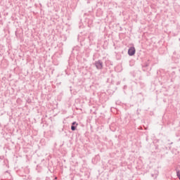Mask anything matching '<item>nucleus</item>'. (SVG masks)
<instances>
[{
	"label": "nucleus",
	"instance_id": "obj_1",
	"mask_svg": "<svg viewBox=\"0 0 180 180\" xmlns=\"http://www.w3.org/2000/svg\"><path fill=\"white\" fill-rule=\"evenodd\" d=\"M128 54L129 56H134L136 54V48L134 47H131L128 50Z\"/></svg>",
	"mask_w": 180,
	"mask_h": 180
},
{
	"label": "nucleus",
	"instance_id": "obj_4",
	"mask_svg": "<svg viewBox=\"0 0 180 180\" xmlns=\"http://www.w3.org/2000/svg\"><path fill=\"white\" fill-rule=\"evenodd\" d=\"M176 174H177L178 178H179V180H180V173H179V171L176 172Z\"/></svg>",
	"mask_w": 180,
	"mask_h": 180
},
{
	"label": "nucleus",
	"instance_id": "obj_3",
	"mask_svg": "<svg viewBox=\"0 0 180 180\" xmlns=\"http://www.w3.org/2000/svg\"><path fill=\"white\" fill-rule=\"evenodd\" d=\"M72 127H71V130H72L73 131L75 130L76 127L74 126L75 124H76V126H78V124H77V122H74L72 124Z\"/></svg>",
	"mask_w": 180,
	"mask_h": 180
},
{
	"label": "nucleus",
	"instance_id": "obj_2",
	"mask_svg": "<svg viewBox=\"0 0 180 180\" xmlns=\"http://www.w3.org/2000/svg\"><path fill=\"white\" fill-rule=\"evenodd\" d=\"M96 67L98 68V70H102L103 67V64L101 61H98L96 63Z\"/></svg>",
	"mask_w": 180,
	"mask_h": 180
}]
</instances>
